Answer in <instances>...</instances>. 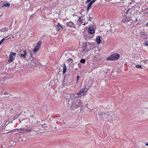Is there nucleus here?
I'll use <instances>...</instances> for the list:
<instances>
[{"label": "nucleus", "instance_id": "1", "mask_svg": "<svg viewBox=\"0 0 148 148\" xmlns=\"http://www.w3.org/2000/svg\"><path fill=\"white\" fill-rule=\"evenodd\" d=\"M119 57V55L118 54L116 53L111 55L107 58V60H116L118 59Z\"/></svg>", "mask_w": 148, "mask_h": 148}, {"label": "nucleus", "instance_id": "2", "mask_svg": "<svg viewBox=\"0 0 148 148\" xmlns=\"http://www.w3.org/2000/svg\"><path fill=\"white\" fill-rule=\"evenodd\" d=\"M41 45V42L40 41L36 43L34 49L33 50V52L34 53H35L36 52L38 51Z\"/></svg>", "mask_w": 148, "mask_h": 148}, {"label": "nucleus", "instance_id": "3", "mask_svg": "<svg viewBox=\"0 0 148 148\" xmlns=\"http://www.w3.org/2000/svg\"><path fill=\"white\" fill-rule=\"evenodd\" d=\"M16 55V53L11 52L9 56L8 61L9 62H12L13 60L15 58Z\"/></svg>", "mask_w": 148, "mask_h": 148}, {"label": "nucleus", "instance_id": "4", "mask_svg": "<svg viewBox=\"0 0 148 148\" xmlns=\"http://www.w3.org/2000/svg\"><path fill=\"white\" fill-rule=\"evenodd\" d=\"M88 32L90 34H92L95 33L94 29L91 27H90L88 29Z\"/></svg>", "mask_w": 148, "mask_h": 148}, {"label": "nucleus", "instance_id": "5", "mask_svg": "<svg viewBox=\"0 0 148 148\" xmlns=\"http://www.w3.org/2000/svg\"><path fill=\"white\" fill-rule=\"evenodd\" d=\"M94 1H91L87 5V6L86 10L88 11L90 9L93 3L95 2Z\"/></svg>", "mask_w": 148, "mask_h": 148}, {"label": "nucleus", "instance_id": "6", "mask_svg": "<svg viewBox=\"0 0 148 148\" xmlns=\"http://www.w3.org/2000/svg\"><path fill=\"white\" fill-rule=\"evenodd\" d=\"M66 25L70 27H74V24L71 21L69 22L66 23Z\"/></svg>", "mask_w": 148, "mask_h": 148}, {"label": "nucleus", "instance_id": "7", "mask_svg": "<svg viewBox=\"0 0 148 148\" xmlns=\"http://www.w3.org/2000/svg\"><path fill=\"white\" fill-rule=\"evenodd\" d=\"M26 55V52L24 50H22L21 51V56L23 58H25Z\"/></svg>", "mask_w": 148, "mask_h": 148}, {"label": "nucleus", "instance_id": "8", "mask_svg": "<svg viewBox=\"0 0 148 148\" xmlns=\"http://www.w3.org/2000/svg\"><path fill=\"white\" fill-rule=\"evenodd\" d=\"M96 40L98 44H100L101 42V37L100 36H98L96 37Z\"/></svg>", "mask_w": 148, "mask_h": 148}, {"label": "nucleus", "instance_id": "9", "mask_svg": "<svg viewBox=\"0 0 148 148\" xmlns=\"http://www.w3.org/2000/svg\"><path fill=\"white\" fill-rule=\"evenodd\" d=\"M62 27L60 25V23H58L56 27V30L59 31L60 30H62Z\"/></svg>", "mask_w": 148, "mask_h": 148}, {"label": "nucleus", "instance_id": "10", "mask_svg": "<svg viewBox=\"0 0 148 148\" xmlns=\"http://www.w3.org/2000/svg\"><path fill=\"white\" fill-rule=\"evenodd\" d=\"M8 29L5 27H3L2 28L0 29V31L1 32H5L8 31Z\"/></svg>", "mask_w": 148, "mask_h": 148}, {"label": "nucleus", "instance_id": "11", "mask_svg": "<svg viewBox=\"0 0 148 148\" xmlns=\"http://www.w3.org/2000/svg\"><path fill=\"white\" fill-rule=\"evenodd\" d=\"M85 90V88L84 87L79 92L77 93V95H80L81 94H82Z\"/></svg>", "mask_w": 148, "mask_h": 148}, {"label": "nucleus", "instance_id": "12", "mask_svg": "<svg viewBox=\"0 0 148 148\" xmlns=\"http://www.w3.org/2000/svg\"><path fill=\"white\" fill-rule=\"evenodd\" d=\"M66 66L65 64H64L63 67V74H64L66 71Z\"/></svg>", "mask_w": 148, "mask_h": 148}, {"label": "nucleus", "instance_id": "13", "mask_svg": "<svg viewBox=\"0 0 148 148\" xmlns=\"http://www.w3.org/2000/svg\"><path fill=\"white\" fill-rule=\"evenodd\" d=\"M8 37L6 38V40L9 39L10 38L12 39L13 38H16L15 37H14V36H13V35H10L9 36H8Z\"/></svg>", "mask_w": 148, "mask_h": 148}, {"label": "nucleus", "instance_id": "14", "mask_svg": "<svg viewBox=\"0 0 148 148\" xmlns=\"http://www.w3.org/2000/svg\"><path fill=\"white\" fill-rule=\"evenodd\" d=\"M8 37H6L1 39L0 41V45L5 40H6V38Z\"/></svg>", "mask_w": 148, "mask_h": 148}, {"label": "nucleus", "instance_id": "15", "mask_svg": "<svg viewBox=\"0 0 148 148\" xmlns=\"http://www.w3.org/2000/svg\"><path fill=\"white\" fill-rule=\"evenodd\" d=\"M87 18L88 20L89 21H90L91 20V19H92V18L91 17L90 14H88Z\"/></svg>", "mask_w": 148, "mask_h": 148}, {"label": "nucleus", "instance_id": "16", "mask_svg": "<svg viewBox=\"0 0 148 148\" xmlns=\"http://www.w3.org/2000/svg\"><path fill=\"white\" fill-rule=\"evenodd\" d=\"M10 4L9 3H5L4 4L3 6L5 7H8L10 6Z\"/></svg>", "mask_w": 148, "mask_h": 148}, {"label": "nucleus", "instance_id": "17", "mask_svg": "<svg viewBox=\"0 0 148 148\" xmlns=\"http://www.w3.org/2000/svg\"><path fill=\"white\" fill-rule=\"evenodd\" d=\"M80 62L82 63H84L85 62V60L84 59H82L80 60Z\"/></svg>", "mask_w": 148, "mask_h": 148}, {"label": "nucleus", "instance_id": "18", "mask_svg": "<svg viewBox=\"0 0 148 148\" xmlns=\"http://www.w3.org/2000/svg\"><path fill=\"white\" fill-rule=\"evenodd\" d=\"M135 66L138 68H141L142 66L141 65L137 64Z\"/></svg>", "mask_w": 148, "mask_h": 148}, {"label": "nucleus", "instance_id": "19", "mask_svg": "<svg viewBox=\"0 0 148 148\" xmlns=\"http://www.w3.org/2000/svg\"><path fill=\"white\" fill-rule=\"evenodd\" d=\"M79 76H78V75L77 76V82H76L77 83V82L79 81Z\"/></svg>", "mask_w": 148, "mask_h": 148}, {"label": "nucleus", "instance_id": "20", "mask_svg": "<svg viewBox=\"0 0 148 148\" xmlns=\"http://www.w3.org/2000/svg\"><path fill=\"white\" fill-rule=\"evenodd\" d=\"M82 18L81 17H79V21L80 22H81V23H82Z\"/></svg>", "mask_w": 148, "mask_h": 148}, {"label": "nucleus", "instance_id": "21", "mask_svg": "<svg viewBox=\"0 0 148 148\" xmlns=\"http://www.w3.org/2000/svg\"><path fill=\"white\" fill-rule=\"evenodd\" d=\"M145 45L147 46L148 45V42L147 41H145Z\"/></svg>", "mask_w": 148, "mask_h": 148}, {"label": "nucleus", "instance_id": "22", "mask_svg": "<svg viewBox=\"0 0 148 148\" xmlns=\"http://www.w3.org/2000/svg\"><path fill=\"white\" fill-rule=\"evenodd\" d=\"M91 1V0H87L86 1V3H88L90 1Z\"/></svg>", "mask_w": 148, "mask_h": 148}, {"label": "nucleus", "instance_id": "23", "mask_svg": "<svg viewBox=\"0 0 148 148\" xmlns=\"http://www.w3.org/2000/svg\"><path fill=\"white\" fill-rule=\"evenodd\" d=\"M69 60L70 61H73V59L72 58H69Z\"/></svg>", "mask_w": 148, "mask_h": 148}, {"label": "nucleus", "instance_id": "24", "mask_svg": "<svg viewBox=\"0 0 148 148\" xmlns=\"http://www.w3.org/2000/svg\"><path fill=\"white\" fill-rule=\"evenodd\" d=\"M46 126V124H43V125H42V126H43V127H45Z\"/></svg>", "mask_w": 148, "mask_h": 148}, {"label": "nucleus", "instance_id": "25", "mask_svg": "<svg viewBox=\"0 0 148 148\" xmlns=\"http://www.w3.org/2000/svg\"><path fill=\"white\" fill-rule=\"evenodd\" d=\"M88 23V22H87L86 23H84L83 24V25H86V23Z\"/></svg>", "mask_w": 148, "mask_h": 148}, {"label": "nucleus", "instance_id": "26", "mask_svg": "<svg viewBox=\"0 0 148 148\" xmlns=\"http://www.w3.org/2000/svg\"><path fill=\"white\" fill-rule=\"evenodd\" d=\"M145 145L147 146H148V143H147Z\"/></svg>", "mask_w": 148, "mask_h": 148}, {"label": "nucleus", "instance_id": "27", "mask_svg": "<svg viewBox=\"0 0 148 148\" xmlns=\"http://www.w3.org/2000/svg\"><path fill=\"white\" fill-rule=\"evenodd\" d=\"M21 129H19V130H18V131H19L20 132H21Z\"/></svg>", "mask_w": 148, "mask_h": 148}, {"label": "nucleus", "instance_id": "28", "mask_svg": "<svg viewBox=\"0 0 148 148\" xmlns=\"http://www.w3.org/2000/svg\"><path fill=\"white\" fill-rule=\"evenodd\" d=\"M7 93L6 92H5V93L4 94H5V95L6 94H7Z\"/></svg>", "mask_w": 148, "mask_h": 148}, {"label": "nucleus", "instance_id": "29", "mask_svg": "<svg viewBox=\"0 0 148 148\" xmlns=\"http://www.w3.org/2000/svg\"><path fill=\"white\" fill-rule=\"evenodd\" d=\"M93 1H94V2H95L97 0H92Z\"/></svg>", "mask_w": 148, "mask_h": 148}]
</instances>
